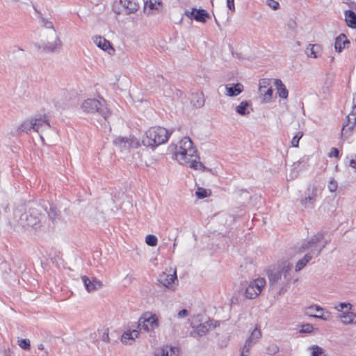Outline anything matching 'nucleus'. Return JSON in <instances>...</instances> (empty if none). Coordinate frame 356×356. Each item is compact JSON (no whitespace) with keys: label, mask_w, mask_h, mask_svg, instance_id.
Masks as SVG:
<instances>
[{"label":"nucleus","mask_w":356,"mask_h":356,"mask_svg":"<svg viewBox=\"0 0 356 356\" xmlns=\"http://www.w3.org/2000/svg\"><path fill=\"white\" fill-rule=\"evenodd\" d=\"M44 211H47L46 207L40 204H31L28 210L23 213L20 210H16L14 215L17 219L10 221V225L17 232L29 230L31 228L37 229L40 227Z\"/></svg>","instance_id":"1"},{"label":"nucleus","mask_w":356,"mask_h":356,"mask_svg":"<svg viewBox=\"0 0 356 356\" xmlns=\"http://www.w3.org/2000/svg\"><path fill=\"white\" fill-rule=\"evenodd\" d=\"M292 264L288 261H284L277 266L275 270L268 272V277L270 282V287L272 290L281 286L280 294L284 290V286L287 284L291 280L292 277L291 271Z\"/></svg>","instance_id":"2"},{"label":"nucleus","mask_w":356,"mask_h":356,"mask_svg":"<svg viewBox=\"0 0 356 356\" xmlns=\"http://www.w3.org/2000/svg\"><path fill=\"white\" fill-rule=\"evenodd\" d=\"M171 134L168 130L161 127L149 129L142 140L143 145L154 149L156 147L166 143Z\"/></svg>","instance_id":"3"},{"label":"nucleus","mask_w":356,"mask_h":356,"mask_svg":"<svg viewBox=\"0 0 356 356\" xmlns=\"http://www.w3.org/2000/svg\"><path fill=\"white\" fill-rule=\"evenodd\" d=\"M324 238V234L321 232L316 233L312 237L305 240L298 247L299 252H307V254L313 257H317L325 248V245H320V242Z\"/></svg>","instance_id":"4"},{"label":"nucleus","mask_w":356,"mask_h":356,"mask_svg":"<svg viewBox=\"0 0 356 356\" xmlns=\"http://www.w3.org/2000/svg\"><path fill=\"white\" fill-rule=\"evenodd\" d=\"M81 109L85 113H97L102 116L105 121H108L111 113V111L105 105V101L103 99L102 101L97 99H88L82 103Z\"/></svg>","instance_id":"5"},{"label":"nucleus","mask_w":356,"mask_h":356,"mask_svg":"<svg viewBox=\"0 0 356 356\" xmlns=\"http://www.w3.org/2000/svg\"><path fill=\"white\" fill-rule=\"evenodd\" d=\"M41 42L42 49L47 53H54L60 49L63 43L56 29L44 31L42 35Z\"/></svg>","instance_id":"6"},{"label":"nucleus","mask_w":356,"mask_h":356,"mask_svg":"<svg viewBox=\"0 0 356 356\" xmlns=\"http://www.w3.org/2000/svg\"><path fill=\"white\" fill-rule=\"evenodd\" d=\"M159 325L157 316L150 312H146L140 318L137 327H141L145 332H149L157 328Z\"/></svg>","instance_id":"7"},{"label":"nucleus","mask_w":356,"mask_h":356,"mask_svg":"<svg viewBox=\"0 0 356 356\" xmlns=\"http://www.w3.org/2000/svg\"><path fill=\"white\" fill-rule=\"evenodd\" d=\"M265 284L266 281L264 278H258L250 282L245 291V297L249 299H254L257 297Z\"/></svg>","instance_id":"8"},{"label":"nucleus","mask_w":356,"mask_h":356,"mask_svg":"<svg viewBox=\"0 0 356 356\" xmlns=\"http://www.w3.org/2000/svg\"><path fill=\"white\" fill-rule=\"evenodd\" d=\"M318 189L314 185H309L305 192V197L300 200V204L305 209H312L316 201Z\"/></svg>","instance_id":"9"},{"label":"nucleus","mask_w":356,"mask_h":356,"mask_svg":"<svg viewBox=\"0 0 356 356\" xmlns=\"http://www.w3.org/2000/svg\"><path fill=\"white\" fill-rule=\"evenodd\" d=\"M261 337V332L259 329L255 327L251 332L250 336L246 339L242 348L241 356H248L250 350L252 346L258 342Z\"/></svg>","instance_id":"10"},{"label":"nucleus","mask_w":356,"mask_h":356,"mask_svg":"<svg viewBox=\"0 0 356 356\" xmlns=\"http://www.w3.org/2000/svg\"><path fill=\"white\" fill-rule=\"evenodd\" d=\"M115 145L121 149H129V148H136L139 146L138 140L134 137L125 138L122 136L117 137L114 140Z\"/></svg>","instance_id":"11"},{"label":"nucleus","mask_w":356,"mask_h":356,"mask_svg":"<svg viewBox=\"0 0 356 356\" xmlns=\"http://www.w3.org/2000/svg\"><path fill=\"white\" fill-rule=\"evenodd\" d=\"M270 85V79H262L259 81V92L263 96L264 102H270L271 100L273 90Z\"/></svg>","instance_id":"12"},{"label":"nucleus","mask_w":356,"mask_h":356,"mask_svg":"<svg viewBox=\"0 0 356 356\" xmlns=\"http://www.w3.org/2000/svg\"><path fill=\"white\" fill-rule=\"evenodd\" d=\"M216 322L213 324V321H206L196 327H193V330L191 332V336L194 338H200L207 334L211 327H216Z\"/></svg>","instance_id":"13"},{"label":"nucleus","mask_w":356,"mask_h":356,"mask_svg":"<svg viewBox=\"0 0 356 356\" xmlns=\"http://www.w3.org/2000/svg\"><path fill=\"white\" fill-rule=\"evenodd\" d=\"M185 15L197 22H205L209 18V13L204 9L193 8L191 11L186 10Z\"/></svg>","instance_id":"14"},{"label":"nucleus","mask_w":356,"mask_h":356,"mask_svg":"<svg viewBox=\"0 0 356 356\" xmlns=\"http://www.w3.org/2000/svg\"><path fill=\"white\" fill-rule=\"evenodd\" d=\"M81 280L86 291L89 293L94 292L102 288L103 286L102 282L95 277L89 278L86 275H83L81 276Z\"/></svg>","instance_id":"15"},{"label":"nucleus","mask_w":356,"mask_h":356,"mask_svg":"<svg viewBox=\"0 0 356 356\" xmlns=\"http://www.w3.org/2000/svg\"><path fill=\"white\" fill-rule=\"evenodd\" d=\"M313 310H316L317 312H322L323 309L318 305H311L305 309V314L315 318H320L323 321H328L330 318V313L329 312H325V313H323L321 314H313Z\"/></svg>","instance_id":"16"},{"label":"nucleus","mask_w":356,"mask_h":356,"mask_svg":"<svg viewBox=\"0 0 356 356\" xmlns=\"http://www.w3.org/2000/svg\"><path fill=\"white\" fill-rule=\"evenodd\" d=\"M177 281L176 271L173 274H167L162 273L159 275L158 282L163 286L172 289L173 288L172 284Z\"/></svg>","instance_id":"17"},{"label":"nucleus","mask_w":356,"mask_h":356,"mask_svg":"<svg viewBox=\"0 0 356 356\" xmlns=\"http://www.w3.org/2000/svg\"><path fill=\"white\" fill-rule=\"evenodd\" d=\"M33 130L38 133L42 134L44 131L49 130L51 127L47 117L39 118L32 120Z\"/></svg>","instance_id":"18"},{"label":"nucleus","mask_w":356,"mask_h":356,"mask_svg":"<svg viewBox=\"0 0 356 356\" xmlns=\"http://www.w3.org/2000/svg\"><path fill=\"white\" fill-rule=\"evenodd\" d=\"M175 152H188L189 154H197V150L193 147V143L189 137H184L180 141V145L179 147H176Z\"/></svg>","instance_id":"19"},{"label":"nucleus","mask_w":356,"mask_h":356,"mask_svg":"<svg viewBox=\"0 0 356 356\" xmlns=\"http://www.w3.org/2000/svg\"><path fill=\"white\" fill-rule=\"evenodd\" d=\"M96 45L102 50L107 51L108 54L113 55L115 53L114 48L111 46V42L102 36H96L94 38Z\"/></svg>","instance_id":"20"},{"label":"nucleus","mask_w":356,"mask_h":356,"mask_svg":"<svg viewBox=\"0 0 356 356\" xmlns=\"http://www.w3.org/2000/svg\"><path fill=\"white\" fill-rule=\"evenodd\" d=\"M175 159L180 164H189L191 165V162L193 160V157L198 158L199 156L196 154H189L188 152H175Z\"/></svg>","instance_id":"21"},{"label":"nucleus","mask_w":356,"mask_h":356,"mask_svg":"<svg viewBox=\"0 0 356 356\" xmlns=\"http://www.w3.org/2000/svg\"><path fill=\"white\" fill-rule=\"evenodd\" d=\"M119 3L122 5L127 15L136 13L139 8L138 3L133 0H120Z\"/></svg>","instance_id":"22"},{"label":"nucleus","mask_w":356,"mask_h":356,"mask_svg":"<svg viewBox=\"0 0 356 356\" xmlns=\"http://www.w3.org/2000/svg\"><path fill=\"white\" fill-rule=\"evenodd\" d=\"M350 44V41L347 39L344 33H341L335 39L334 48L335 50L340 53L343 49L346 48V45Z\"/></svg>","instance_id":"23"},{"label":"nucleus","mask_w":356,"mask_h":356,"mask_svg":"<svg viewBox=\"0 0 356 356\" xmlns=\"http://www.w3.org/2000/svg\"><path fill=\"white\" fill-rule=\"evenodd\" d=\"M227 95L229 97H236L242 92L243 90V86L237 83L235 84L227 85L225 86Z\"/></svg>","instance_id":"24"},{"label":"nucleus","mask_w":356,"mask_h":356,"mask_svg":"<svg viewBox=\"0 0 356 356\" xmlns=\"http://www.w3.org/2000/svg\"><path fill=\"white\" fill-rule=\"evenodd\" d=\"M274 84L279 97L282 99H286L289 92L282 81L280 79H275Z\"/></svg>","instance_id":"25"},{"label":"nucleus","mask_w":356,"mask_h":356,"mask_svg":"<svg viewBox=\"0 0 356 356\" xmlns=\"http://www.w3.org/2000/svg\"><path fill=\"white\" fill-rule=\"evenodd\" d=\"M191 102L193 107L201 108L204 104V98L202 92H195L192 94Z\"/></svg>","instance_id":"26"},{"label":"nucleus","mask_w":356,"mask_h":356,"mask_svg":"<svg viewBox=\"0 0 356 356\" xmlns=\"http://www.w3.org/2000/svg\"><path fill=\"white\" fill-rule=\"evenodd\" d=\"M251 105L248 101H243L236 107V112L240 115H247L250 113Z\"/></svg>","instance_id":"27"},{"label":"nucleus","mask_w":356,"mask_h":356,"mask_svg":"<svg viewBox=\"0 0 356 356\" xmlns=\"http://www.w3.org/2000/svg\"><path fill=\"white\" fill-rule=\"evenodd\" d=\"M42 206H44L47 207V211H44V213H47L48 214L49 219L51 220L53 222L56 221L57 219L59 218V214L57 211V209L55 207L49 204V203L46 204L45 202H44V204Z\"/></svg>","instance_id":"28"},{"label":"nucleus","mask_w":356,"mask_h":356,"mask_svg":"<svg viewBox=\"0 0 356 356\" xmlns=\"http://www.w3.org/2000/svg\"><path fill=\"white\" fill-rule=\"evenodd\" d=\"M156 3L158 4V6L161 5V2L160 1H157V0L147 1L145 3L144 13H146L147 15H149L152 14V10H156L159 11V8L158 6H156Z\"/></svg>","instance_id":"29"},{"label":"nucleus","mask_w":356,"mask_h":356,"mask_svg":"<svg viewBox=\"0 0 356 356\" xmlns=\"http://www.w3.org/2000/svg\"><path fill=\"white\" fill-rule=\"evenodd\" d=\"M345 20L347 25L353 29H356V13L351 10L345 11Z\"/></svg>","instance_id":"30"},{"label":"nucleus","mask_w":356,"mask_h":356,"mask_svg":"<svg viewBox=\"0 0 356 356\" xmlns=\"http://www.w3.org/2000/svg\"><path fill=\"white\" fill-rule=\"evenodd\" d=\"M347 119V123L346 124L343 125L342 130H341V134H343L344 131H347L346 130V127L348 125V124L351 122V120H354V122L352 126L348 127V130L351 131L353 129V127L356 125V111H354V104L353 105L352 111L349 115L346 117Z\"/></svg>","instance_id":"31"},{"label":"nucleus","mask_w":356,"mask_h":356,"mask_svg":"<svg viewBox=\"0 0 356 356\" xmlns=\"http://www.w3.org/2000/svg\"><path fill=\"white\" fill-rule=\"evenodd\" d=\"M314 258L313 257L309 255L308 254H305V256L300 259L295 267V270L296 272L302 270L312 259Z\"/></svg>","instance_id":"32"},{"label":"nucleus","mask_w":356,"mask_h":356,"mask_svg":"<svg viewBox=\"0 0 356 356\" xmlns=\"http://www.w3.org/2000/svg\"><path fill=\"white\" fill-rule=\"evenodd\" d=\"M341 319L344 324H356V313L348 312L341 316Z\"/></svg>","instance_id":"33"},{"label":"nucleus","mask_w":356,"mask_h":356,"mask_svg":"<svg viewBox=\"0 0 356 356\" xmlns=\"http://www.w3.org/2000/svg\"><path fill=\"white\" fill-rule=\"evenodd\" d=\"M321 49L320 45L318 44H309L308 47L306 49V54L308 56L313 57V58H317L318 56V51Z\"/></svg>","instance_id":"34"},{"label":"nucleus","mask_w":356,"mask_h":356,"mask_svg":"<svg viewBox=\"0 0 356 356\" xmlns=\"http://www.w3.org/2000/svg\"><path fill=\"white\" fill-rule=\"evenodd\" d=\"M39 22L40 23L41 26L46 29L45 31L55 29L53 22L49 21L47 18L44 17L43 16H39Z\"/></svg>","instance_id":"35"},{"label":"nucleus","mask_w":356,"mask_h":356,"mask_svg":"<svg viewBox=\"0 0 356 356\" xmlns=\"http://www.w3.org/2000/svg\"><path fill=\"white\" fill-rule=\"evenodd\" d=\"M196 159L197 158L191 162L190 168L195 170L200 169L202 171H211V170L205 167L202 163L197 161Z\"/></svg>","instance_id":"36"},{"label":"nucleus","mask_w":356,"mask_h":356,"mask_svg":"<svg viewBox=\"0 0 356 356\" xmlns=\"http://www.w3.org/2000/svg\"><path fill=\"white\" fill-rule=\"evenodd\" d=\"M195 195L199 199H203L210 196L211 191L199 187L195 192Z\"/></svg>","instance_id":"37"},{"label":"nucleus","mask_w":356,"mask_h":356,"mask_svg":"<svg viewBox=\"0 0 356 356\" xmlns=\"http://www.w3.org/2000/svg\"><path fill=\"white\" fill-rule=\"evenodd\" d=\"M311 349L312 350V356H327L325 350L318 346L314 345L312 346Z\"/></svg>","instance_id":"38"},{"label":"nucleus","mask_w":356,"mask_h":356,"mask_svg":"<svg viewBox=\"0 0 356 356\" xmlns=\"http://www.w3.org/2000/svg\"><path fill=\"white\" fill-rule=\"evenodd\" d=\"M31 129H33L32 120L31 121H24L19 127V130L23 132H27Z\"/></svg>","instance_id":"39"},{"label":"nucleus","mask_w":356,"mask_h":356,"mask_svg":"<svg viewBox=\"0 0 356 356\" xmlns=\"http://www.w3.org/2000/svg\"><path fill=\"white\" fill-rule=\"evenodd\" d=\"M157 238L152 234H149L145 238V242L146 243L152 247L156 246L157 244Z\"/></svg>","instance_id":"40"},{"label":"nucleus","mask_w":356,"mask_h":356,"mask_svg":"<svg viewBox=\"0 0 356 356\" xmlns=\"http://www.w3.org/2000/svg\"><path fill=\"white\" fill-rule=\"evenodd\" d=\"M18 345L25 350H29L31 349V343L29 339H23L18 341Z\"/></svg>","instance_id":"41"},{"label":"nucleus","mask_w":356,"mask_h":356,"mask_svg":"<svg viewBox=\"0 0 356 356\" xmlns=\"http://www.w3.org/2000/svg\"><path fill=\"white\" fill-rule=\"evenodd\" d=\"M303 133L301 131H299L297 133L296 136H293V138L291 140V145L294 147H298L299 145V140L302 137Z\"/></svg>","instance_id":"42"},{"label":"nucleus","mask_w":356,"mask_h":356,"mask_svg":"<svg viewBox=\"0 0 356 356\" xmlns=\"http://www.w3.org/2000/svg\"><path fill=\"white\" fill-rule=\"evenodd\" d=\"M266 350L268 354L273 355L279 351V347L275 344H271L267 347Z\"/></svg>","instance_id":"43"},{"label":"nucleus","mask_w":356,"mask_h":356,"mask_svg":"<svg viewBox=\"0 0 356 356\" xmlns=\"http://www.w3.org/2000/svg\"><path fill=\"white\" fill-rule=\"evenodd\" d=\"M314 330L313 325L309 323H305L302 325L300 332L302 333H311Z\"/></svg>","instance_id":"44"},{"label":"nucleus","mask_w":356,"mask_h":356,"mask_svg":"<svg viewBox=\"0 0 356 356\" xmlns=\"http://www.w3.org/2000/svg\"><path fill=\"white\" fill-rule=\"evenodd\" d=\"M130 339L133 340V334L131 333V330H127L124 332L122 336V342L127 343V341Z\"/></svg>","instance_id":"45"},{"label":"nucleus","mask_w":356,"mask_h":356,"mask_svg":"<svg viewBox=\"0 0 356 356\" xmlns=\"http://www.w3.org/2000/svg\"><path fill=\"white\" fill-rule=\"evenodd\" d=\"M337 182L334 180V178H332L329 182L328 189L330 192H334L337 191Z\"/></svg>","instance_id":"46"},{"label":"nucleus","mask_w":356,"mask_h":356,"mask_svg":"<svg viewBox=\"0 0 356 356\" xmlns=\"http://www.w3.org/2000/svg\"><path fill=\"white\" fill-rule=\"evenodd\" d=\"M353 307V305L348 302H341L339 304V307H336V309L339 312H341L345 308H348L350 310Z\"/></svg>","instance_id":"47"},{"label":"nucleus","mask_w":356,"mask_h":356,"mask_svg":"<svg viewBox=\"0 0 356 356\" xmlns=\"http://www.w3.org/2000/svg\"><path fill=\"white\" fill-rule=\"evenodd\" d=\"M266 3L273 10H276L279 7V3L274 0H266Z\"/></svg>","instance_id":"48"},{"label":"nucleus","mask_w":356,"mask_h":356,"mask_svg":"<svg viewBox=\"0 0 356 356\" xmlns=\"http://www.w3.org/2000/svg\"><path fill=\"white\" fill-rule=\"evenodd\" d=\"M339 155V151L336 147H332L330 152L329 153V157H338Z\"/></svg>","instance_id":"49"},{"label":"nucleus","mask_w":356,"mask_h":356,"mask_svg":"<svg viewBox=\"0 0 356 356\" xmlns=\"http://www.w3.org/2000/svg\"><path fill=\"white\" fill-rule=\"evenodd\" d=\"M227 6L231 12L235 11L234 0H227Z\"/></svg>","instance_id":"50"},{"label":"nucleus","mask_w":356,"mask_h":356,"mask_svg":"<svg viewBox=\"0 0 356 356\" xmlns=\"http://www.w3.org/2000/svg\"><path fill=\"white\" fill-rule=\"evenodd\" d=\"M188 315V311L186 309H183L177 314L178 318H182L186 317Z\"/></svg>","instance_id":"51"},{"label":"nucleus","mask_w":356,"mask_h":356,"mask_svg":"<svg viewBox=\"0 0 356 356\" xmlns=\"http://www.w3.org/2000/svg\"><path fill=\"white\" fill-rule=\"evenodd\" d=\"M102 339L104 341L109 342L110 339H109V336H108V329L106 330V331L103 333V334L102 336Z\"/></svg>","instance_id":"52"},{"label":"nucleus","mask_w":356,"mask_h":356,"mask_svg":"<svg viewBox=\"0 0 356 356\" xmlns=\"http://www.w3.org/2000/svg\"><path fill=\"white\" fill-rule=\"evenodd\" d=\"M350 166H351L352 168H355L356 169V154L355 155L354 158H353L350 161V163H349Z\"/></svg>","instance_id":"53"},{"label":"nucleus","mask_w":356,"mask_h":356,"mask_svg":"<svg viewBox=\"0 0 356 356\" xmlns=\"http://www.w3.org/2000/svg\"><path fill=\"white\" fill-rule=\"evenodd\" d=\"M131 332L133 334V340L138 337L139 332L137 330H133Z\"/></svg>","instance_id":"54"},{"label":"nucleus","mask_w":356,"mask_h":356,"mask_svg":"<svg viewBox=\"0 0 356 356\" xmlns=\"http://www.w3.org/2000/svg\"><path fill=\"white\" fill-rule=\"evenodd\" d=\"M353 104H354V111H356V92L354 93L353 97Z\"/></svg>","instance_id":"55"},{"label":"nucleus","mask_w":356,"mask_h":356,"mask_svg":"<svg viewBox=\"0 0 356 356\" xmlns=\"http://www.w3.org/2000/svg\"><path fill=\"white\" fill-rule=\"evenodd\" d=\"M179 351V349L176 347H170V352L172 353V354H175L176 352H178Z\"/></svg>","instance_id":"56"},{"label":"nucleus","mask_w":356,"mask_h":356,"mask_svg":"<svg viewBox=\"0 0 356 356\" xmlns=\"http://www.w3.org/2000/svg\"><path fill=\"white\" fill-rule=\"evenodd\" d=\"M162 356H169V353L168 350L165 351L164 350H162Z\"/></svg>","instance_id":"57"},{"label":"nucleus","mask_w":356,"mask_h":356,"mask_svg":"<svg viewBox=\"0 0 356 356\" xmlns=\"http://www.w3.org/2000/svg\"><path fill=\"white\" fill-rule=\"evenodd\" d=\"M327 244V240H325L323 241H322L321 242H320V245H325V247Z\"/></svg>","instance_id":"58"},{"label":"nucleus","mask_w":356,"mask_h":356,"mask_svg":"<svg viewBox=\"0 0 356 356\" xmlns=\"http://www.w3.org/2000/svg\"><path fill=\"white\" fill-rule=\"evenodd\" d=\"M33 8H34V10H35V13L38 15V17H39V16H43V15H42V13H40V11H39L36 8H35V7L33 6Z\"/></svg>","instance_id":"59"},{"label":"nucleus","mask_w":356,"mask_h":356,"mask_svg":"<svg viewBox=\"0 0 356 356\" xmlns=\"http://www.w3.org/2000/svg\"><path fill=\"white\" fill-rule=\"evenodd\" d=\"M44 346L43 344H39L38 345V349L39 350H44Z\"/></svg>","instance_id":"60"},{"label":"nucleus","mask_w":356,"mask_h":356,"mask_svg":"<svg viewBox=\"0 0 356 356\" xmlns=\"http://www.w3.org/2000/svg\"><path fill=\"white\" fill-rule=\"evenodd\" d=\"M114 11L115 13H116L117 14H120L121 13V11L120 10H118L116 9L115 6L114 7Z\"/></svg>","instance_id":"61"},{"label":"nucleus","mask_w":356,"mask_h":356,"mask_svg":"<svg viewBox=\"0 0 356 356\" xmlns=\"http://www.w3.org/2000/svg\"><path fill=\"white\" fill-rule=\"evenodd\" d=\"M176 245H177V244H176V243L175 242V243H174V244H173V247H174V248H175Z\"/></svg>","instance_id":"62"},{"label":"nucleus","mask_w":356,"mask_h":356,"mask_svg":"<svg viewBox=\"0 0 356 356\" xmlns=\"http://www.w3.org/2000/svg\"><path fill=\"white\" fill-rule=\"evenodd\" d=\"M334 57H332V58H331V60H332V61H333V60H334Z\"/></svg>","instance_id":"63"},{"label":"nucleus","mask_w":356,"mask_h":356,"mask_svg":"<svg viewBox=\"0 0 356 356\" xmlns=\"http://www.w3.org/2000/svg\"><path fill=\"white\" fill-rule=\"evenodd\" d=\"M215 22H216V24L218 25V22H217V19H215Z\"/></svg>","instance_id":"64"}]
</instances>
